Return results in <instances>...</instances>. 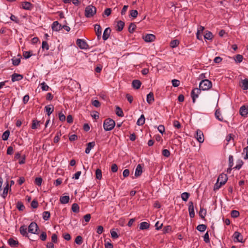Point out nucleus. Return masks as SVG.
Instances as JSON below:
<instances>
[{
    "mask_svg": "<svg viewBox=\"0 0 248 248\" xmlns=\"http://www.w3.org/2000/svg\"><path fill=\"white\" fill-rule=\"evenodd\" d=\"M41 122L37 120H33L32 121L31 128L35 129L40 126Z\"/></svg>",
    "mask_w": 248,
    "mask_h": 248,
    "instance_id": "obj_26",
    "label": "nucleus"
},
{
    "mask_svg": "<svg viewBox=\"0 0 248 248\" xmlns=\"http://www.w3.org/2000/svg\"><path fill=\"white\" fill-rule=\"evenodd\" d=\"M10 135V131L9 130L5 131L2 134V138L3 140H7Z\"/></svg>",
    "mask_w": 248,
    "mask_h": 248,
    "instance_id": "obj_44",
    "label": "nucleus"
},
{
    "mask_svg": "<svg viewBox=\"0 0 248 248\" xmlns=\"http://www.w3.org/2000/svg\"><path fill=\"white\" fill-rule=\"evenodd\" d=\"M242 85L241 86L242 88L244 90L248 89V79L246 78L242 81Z\"/></svg>",
    "mask_w": 248,
    "mask_h": 248,
    "instance_id": "obj_32",
    "label": "nucleus"
},
{
    "mask_svg": "<svg viewBox=\"0 0 248 248\" xmlns=\"http://www.w3.org/2000/svg\"><path fill=\"white\" fill-rule=\"evenodd\" d=\"M239 112L242 116H246L248 114V108L245 106H242L240 108Z\"/></svg>",
    "mask_w": 248,
    "mask_h": 248,
    "instance_id": "obj_18",
    "label": "nucleus"
},
{
    "mask_svg": "<svg viewBox=\"0 0 248 248\" xmlns=\"http://www.w3.org/2000/svg\"><path fill=\"white\" fill-rule=\"evenodd\" d=\"M11 78H12L11 80H12V82H14L15 81H19V80H21L23 78V77L22 75L17 74V73H14L11 76Z\"/></svg>",
    "mask_w": 248,
    "mask_h": 248,
    "instance_id": "obj_13",
    "label": "nucleus"
},
{
    "mask_svg": "<svg viewBox=\"0 0 248 248\" xmlns=\"http://www.w3.org/2000/svg\"><path fill=\"white\" fill-rule=\"evenodd\" d=\"M233 165V156L230 155L229 156V166L232 168Z\"/></svg>",
    "mask_w": 248,
    "mask_h": 248,
    "instance_id": "obj_56",
    "label": "nucleus"
},
{
    "mask_svg": "<svg viewBox=\"0 0 248 248\" xmlns=\"http://www.w3.org/2000/svg\"><path fill=\"white\" fill-rule=\"evenodd\" d=\"M22 8L25 10H31L33 8V5L30 2L24 1L21 3Z\"/></svg>",
    "mask_w": 248,
    "mask_h": 248,
    "instance_id": "obj_12",
    "label": "nucleus"
},
{
    "mask_svg": "<svg viewBox=\"0 0 248 248\" xmlns=\"http://www.w3.org/2000/svg\"><path fill=\"white\" fill-rule=\"evenodd\" d=\"M206 214V211L205 209H203V208L201 207L200 208V210L199 212V216L200 217L203 219L205 217V216Z\"/></svg>",
    "mask_w": 248,
    "mask_h": 248,
    "instance_id": "obj_37",
    "label": "nucleus"
},
{
    "mask_svg": "<svg viewBox=\"0 0 248 248\" xmlns=\"http://www.w3.org/2000/svg\"><path fill=\"white\" fill-rule=\"evenodd\" d=\"M77 46L82 49H86L88 47V45L83 39H78L76 42Z\"/></svg>",
    "mask_w": 248,
    "mask_h": 248,
    "instance_id": "obj_5",
    "label": "nucleus"
},
{
    "mask_svg": "<svg viewBox=\"0 0 248 248\" xmlns=\"http://www.w3.org/2000/svg\"><path fill=\"white\" fill-rule=\"evenodd\" d=\"M146 100L148 104H151L153 103L155 100L153 93L150 92L147 95Z\"/></svg>",
    "mask_w": 248,
    "mask_h": 248,
    "instance_id": "obj_21",
    "label": "nucleus"
},
{
    "mask_svg": "<svg viewBox=\"0 0 248 248\" xmlns=\"http://www.w3.org/2000/svg\"><path fill=\"white\" fill-rule=\"evenodd\" d=\"M233 237H234V241L242 242L243 237L240 232H234V233L233 234Z\"/></svg>",
    "mask_w": 248,
    "mask_h": 248,
    "instance_id": "obj_16",
    "label": "nucleus"
},
{
    "mask_svg": "<svg viewBox=\"0 0 248 248\" xmlns=\"http://www.w3.org/2000/svg\"><path fill=\"white\" fill-rule=\"evenodd\" d=\"M132 84L134 88L139 89L141 85V82L139 80L135 79L132 81Z\"/></svg>",
    "mask_w": 248,
    "mask_h": 248,
    "instance_id": "obj_24",
    "label": "nucleus"
},
{
    "mask_svg": "<svg viewBox=\"0 0 248 248\" xmlns=\"http://www.w3.org/2000/svg\"><path fill=\"white\" fill-rule=\"evenodd\" d=\"M145 120L144 115L142 114L140 118L138 120L137 124L138 125H142L145 123Z\"/></svg>",
    "mask_w": 248,
    "mask_h": 248,
    "instance_id": "obj_31",
    "label": "nucleus"
},
{
    "mask_svg": "<svg viewBox=\"0 0 248 248\" xmlns=\"http://www.w3.org/2000/svg\"><path fill=\"white\" fill-rule=\"evenodd\" d=\"M157 129L159 132L161 134H163L165 131V127L163 125H159L158 126Z\"/></svg>",
    "mask_w": 248,
    "mask_h": 248,
    "instance_id": "obj_63",
    "label": "nucleus"
},
{
    "mask_svg": "<svg viewBox=\"0 0 248 248\" xmlns=\"http://www.w3.org/2000/svg\"><path fill=\"white\" fill-rule=\"evenodd\" d=\"M124 26V22L120 20L117 22L116 28L118 31H121L123 30Z\"/></svg>",
    "mask_w": 248,
    "mask_h": 248,
    "instance_id": "obj_25",
    "label": "nucleus"
},
{
    "mask_svg": "<svg viewBox=\"0 0 248 248\" xmlns=\"http://www.w3.org/2000/svg\"><path fill=\"white\" fill-rule=\"evenodd\" d=\"M96 13L95 7L90 5L87 6L85 10V16L86 17H93Z\"/></svg>",
    "mask_w": 248,
    "mask_h": 248,
    "instance_id": "obj_2",
    "label": "nucleus"
},
{
    "mask_svg": "<svg viewBox=\"0 0 248 248\" xmlns=\"http://www.w3.org/2000/svg\"><path fill=\"white\" fill-rule=\"evenodd\" d=\"M111 29L110 28H107L105 31H104L103 34V39L104 41L107 40L109 37L110 33H111Z\"/></svg>",
    "mask_w": 248,
    "mask_h": 248,
    "instance_id": "obj_14",
    "label": "nucleus"
},
{
    "mask_svg": "<svg viewBox=\"0 0 248 248\" xmlns=\"http://www.w3.org/2000/svg\"><path fill=\"white\" fill-rule=\"evenodd\" d=\"M207 226L204 224H200L197 226V229L199 232H204L206 230Z\"/></svg>",
    "mask_w": 248,
    "mask_h": 248,
    "instance_id": "obj_39",
    "label": "nucleus"
},
{
    "mask_svg": "<svg viewBox=\"0 0 248 248\" xmlns=\"http://www.w3.org/2000/svg\"><path fill=\"white\" fill-rule=\"evenodd\" d=\"M38 226L35 222H31L28 227L29 232L33 234H38Z\"/></svg>",
    "mask_w": 248,
    "mask_h": 248,
    "instance_id": "obj_4",
    "label": "nucleus"
},
{
    "mask_svg": "<svg viewBox=\"0 0 248 248\" xmlns=\"http://www.w3.org/2000/svg\"><path fill=\"white\" fill-rule=\"evenodd\" d=\"M204 38L207 40H212L213 38V35L212 33L209 31H206L205 34L204 35Z\"/></svg>",
    "mask_w": 248,
    "mask_h": 248,
    "instance_id": "obj_29",
    "label": "nucleus"
},
{
    "mask_svg": "<svg viewBox=\"0 0 248 248\" xmlns=\"http://www.w3.org/2000/svg\"><path fill=\"white\" fill-rule=\"evenodd\" d=\"M9 189H10V191H11V189L10 186H9L8 183L7 182L6 186L4 188L3 193L1 194V196L4 199H5L6 198V197L7 196V193L8 192V190Z\"/></svg>",
    "mask_w": 248,
    "mask_h": 248,
    "instance_id": "obj_22",
    "label": "nucleus"
},
{
    "mask_svg": "<svg viewBox=\"0 0 248 248\" xmlns=\"http://www.w3.org/2000/svg\"><path fill=\"white\" fill-rule=\"evenodd\" d=\"M150 227V224L147 222H142L140 224V230H146Z\"/></svg>",
    "mask_w": 248,
    "mask_h": 248,
    "instance_id": "obj_27",
    "label": "nucleus"
},
{
    "mask_svg": "<svg viewBox=\"0 0 248 248\" xmlns=\"http://www.w3.org/2000/svg\"><path fill=\"white\" fill-rule=\"evenodd\" d=\"M203 239L206 243H209L210 242V238L208 232H207L204 235Z\"/></svg>",
    "mask_w": 248,
    "mask_h": 248,
    "instance_id": "obj_54",
    "label": "nucleus"
},
{
    "mask_svg": "<svg viewBox=\"0 0 248 248\" xmlns=\"http://www.w3.org/2000/svg\"><path fill=\"white\" fill-rule=\"evenodd\" d=\"M212 86L211 81L207 79H202L200 83L199 87L202 90L205 91L210 89Z\"/></svg>",
    "mask_w": 248,
    "mask_h": 248,
    "instance_id": "obj_3",
    "label": "nucleus"
},
{
    "mask_svg": "<svg viewBox=\"0 0 248 248\" xmlns=\"http://www.w3.org/2000/svg\"><path fill=\"white\" fill-rule=\"evenodd\" d=\"M162 155L165 157H169L170 155V152L167 149H164L162 151Z\"/></svg>",
    "mask_w": 248,
    "mask_h": 248,
    "instance_id": "obj_61",
    "label": "nucleus"
},
{
    "mask_svg": "<svg viewBox=\"0 0 248 248\" xmlns=\"http://www.w3.org/2000/svg\"><path fill=\"white\" fill-rule=\"evenodd\" d=\"M116 114L119 117L124 116L123 110L118 106H116Z\"/></svg>",
    "mask_w": 248,
    "mask_h": 248,
    "instance_id": "obj_34",
    "label": "nucleus"
},
{
    "mask_svg": "<svg viewBox=\"0 0 248 248\" xmlns=\"http://www.w3.org/2000/svg\"><path fill=\"white\" fill-rule=\"evenodd\" d=\"M228 180V177L227 174L225 173L220 174L217 179V182H219L222 185H224Z\"/></svg>",
    "mask_w": 248,
    "mask_h": 248,
    "instance_id": "obj_7",
    "label": "nucleus"
},
{
    "mask_svg": "<svg viewBox=\"0 0 248 248\" xmlns=\"http://www.w3.org/2000/svg\"><path fill=\"white\" fill-rule=\"evenodd\" d=\"M27 230V228L25 225H22L19 228L20 232L23 236L27 237L28 236Z\"/></svg>",
    "mask_w": 248,
    "mask_h": 248,
    "instance_id": "obj_19",
    "label": "nucleus"
},
{
    "mask_svg": "<svg viewBox=\"0 0 248 248\" xmlns=\"http://www.w3.org/2000/svg\"><path fill=\"white\" fill-rule=\"evenodd\" d=\"M46 233L45 232H42L40 236V239L43 241L46 240Z\"/></svg>",
    "mask_w": 248,
    "mask_h": 248,
    "instance_id": "obj_64",
    "label": "nucleus"
},
{
    "mask_svg": "<svg viewBox=\"0 0 248 248\" xmlns=\"http://www.w3.org/2000/svg\"><path fill=\"white\" fill-rule=\"evenodd\" d=\"M41 89L43 91H48L49 89L48 86H47L45 82H43V83H41L40 84Z\"/></svg>",
    "mask_w": 248,
    "mask_h": 248,
    "instance_id": "obj_53",
    "label": "nucleus"
},
{
    "mask_svg": "<svg viewBox=\"0 0 248 248\" xmlns=\"http://www.w3.org/2000/svg\"><path fill=\"white\" fill-rule=\"evenodd\" d=\"M179 44V41L178 40L175 39L171 41L170 42V46L172 48L176 47Z\"/></svg>",
    "mask_w": 248,
    "mask_h": 248,
    "instance_id": "obj_38",
    "label": "nucleus"
},
{
    "mask_svg": "<svg viewBox=\"0 0 248 248\" xmlns=\"http://www.w3.org/2000/svg\"><path fill=\"white\" fill-rule=\"evenodd\" d=\"M136 28V25L134 23H131L129 26L128 31L130 33H133Z\"/></svg>",
    "mask_w": 248,
    "mask_h": 248,
    "instance_id": "obj_45",
    "label": "nucleus"
},
{
    "mask_svg": "<svg viewBox=\"0 0 248 248\" xmlns=\"http://www.w3.org/2000/svg\"><path fill=\"white\" fill-rule=\"evenodd\" d=\"M142 172V167L140 164L138 165L135 170V175L136 177L140 176Z\"/></svg>",
    "mask_w": 248,
    "mask_h": 248,
    "instance_id": "obj_23",
    "label": "nucleus"
},
{
    "mask_svg": "<svg viewBox=\"0 0 248 248\" xmlns=\"http://www.w3.org/2000/svg\"><path fill=\"white\" fill-rule=\"evenodd\" d=\"M196 138L200 143H202L204 141L203 134L201 130H197Z\"/></svg>",
    "mask_w": 248,
    "mask_h": 248,
    "instance_id": "obj_9",
    "label": "nucleus"
},
{
    "mask_svg": "<svg viewBox=\"0 0 248 248\" xmlns=\"http://www.w3.org/2000/svg\"><path fill=\"white\" fill-rule=\"evenodd\" d=\"M53 31H59L62 29V26L58 21H54L52 25Z\"/></svg>",
    "mask_w": 248,
    "mask_h": 248,
    "instance_id": "obj_15",
    "label": "nucleus"
},
{
    "mask_svg": "<svg viewBox=\"0 0 248 248\" xmlns=\"http://www.w3.org/2000/svg\"><path fill=\"white\" fill-rule=\"evenodd\" d=\"M222 186H223V185L220 184L219 182H217V183L214 185V190L216 191L219 189Z\"/></svg>",
    "mask_w": 248,
    "mask_h": 248,
    "instance_id": "obj_60",
    "label": "nucleus"
},
{
    "mask_svg": "<svg viewBox=\"0 0 248 248\" xmlns=\"http://www.w3.org/2000/svg\"><path fill=\"white\" fill-rule=\"evenodd\" d=\"M95 177L98 180H101L102 177V171L100 169H97L95 171Z\"/></svg>",
    "mask_w": 248,
    "mask_h": 248,
    "instance_id": "obj_36",
    "label": "nucleus"
},
{
    "mask_svg": "<svg viewBox=\"0 0 248 248\" xmlns=\"http://www.w3.org/2000/svg\"><path fill=\"white\" fill-rule=\"evenodd\" d=\"M215 117L219 121H223V117H221V113L218 109L216 110V111L215 112Z\"/></svg>",
    "mask_w": 248,
    "mask_h": 248,
    "instance_id": "obj_43",
    "label": "nucleus"
},
{
    "mask_svg": "<svg viewBox=\"0 0 248 248\" xmlns=\"http://www.w3.org/2000/svg\"><path fill=\"white\" fill-rule=\"evenodd\" d=\"M42 47L43 49H46L47 50L49 49V45L46 41H43Z\"/></svg>",
    "mask_w": 248,
    "mask_h": 248,
    "instance_id": "obj_55",
    "label": "nucleus"
},
{
    "mask_svg": "<svg viewBox=\"0 0 248 248\" xmlns=\"http://www.w3.org/2000/svg\"><path fill=\"white\" fill-rule=\"evenodd\" d=\"M72 210L74 213H78L79 211V207L77 203H73L72 205Z\"/></svg>",
    "mask_w": 248,
    "mask_h": 248,
    "instance_id": "obj_35",
    "label": "nucleus"
},
{
    "mask_svg": "<svg viewBox=\"0 0 248 248\" xmlns=\"http://www.w3.org/2000/svg\"><path fill=\"white\" fill-rule=\"evenodd\" d=\"M50 217V213L48 211H45L43 213V218L45 220H47Z\"/></svg>",
    "mask_w": 248,
    "mask_h": 248,
    "instance_id": "obj_41",
    "label": "nucleus"
},
{
    "mask_svg": "<svg viewBox=\"0 0 248 248\" xmlns=\"http://www.w3.org/2000/svg\"><path fill=\"white\" fill-rule=\"evenodd\" d=\"M188 204H189L188 211H189V216L191 218H193L195 217V212H194L193 203L192 202L190 201L189 202Z\"/></svg>",
    "mask_w": 248,
    "mask_h": 248,
    "instance_id": "obj_11",
    "label": "nucleus"
},
{
    "mask_svg": "<svg viewBox=\"0 0 248 248\" xmlns=\"http://www.w3.org/2000/svg\"><path fill=\"white\" fill-rule=\"evenodd\" d=\"M12 63L15 66H17L19 64L20 62V58H14L12 59Z\"/></svg>",
    "mask_w": 248,
    "mask_h": 248,
    "instance_id": "obj_47",
    "label": "nucleus"
},
{
    "mask_svg": "<svg viewBox=\"0 0 248 248\" xmlns=\"http://www.w3.org/2000/svg\"><path fill=\"white\" fill-rule=\"evenodd\" d=\"M138 15V12L136 10H132L130 11V16L133 18L137 17Z\"/></svg>",
    "mask_w": 248,
    "mask_h": 248,
    "instance_id": "obj_50",
    "label": "nucleus"
},
{
    "mask_svg": "<svg viewBox=\"0 0 248 248\" xmlns=\"http://www.w3.org/2000/svg\"><path fill=\"white\" fill-rule=\"evenodd\" d=\"M16 207L19 211H23L25 208L23 202L20 201L17 202Z\"/></svg>",
    "mask_w": 248,
    "mask_h": 248,
    "instance_id": "obj_33",
    "label": "nucleus"
},
{
    "mask_svg": "<svg viewBox=\"0 0 248 248\" xmlns=\"http://www.w3.org/2000/svg\"><path fill=\"white\" fill-rule=\"evenodd\" d=\"M45 109L47 115L49 116L54 110V107L52 105H48L45 107Z\"/></svg>",
    "mask_w": 248,
    "mask_h": 248,
    "instance_id": "obj_28",
    "label": "nucleus"
},
{
    "mask_svg": "<svg viewBox=\"0 0 248 248\" xmlns=\"http://www.w3.org/2000/svg\"><path fill=\"white\" fill-rule=\"evenodd\" d=\"M75 242L78 245H81L83 242L82 237L80 235L77 236Z\"/></svg>",
    "mask_w": 248,
    "mask_h": 248,
    "instance_id": "obj_48",
    "label": "nucleus"
},
{
    "mask_svg": "<svg viewBox=\"0 0 248 248\" xmlns=\"http://www.w3.org/2000/svg\"><path fill=\"white\" fill-rule=\"evenodd\" d=\"M201 90H202V89L199 87V88H196L192 91L191 96L192 98V102L193 103L195 102L196 98L198 97L199 94L201 93Z\"/></svg>",
    "mask_w": 248,
    "mask_h": 248,
    "instance_id": "obj_6",
    "label": "nucleus"
},
{
    "mask_svg": "<svg viewBox=\"0 0 248 248\" xmlns=\"http://www.w3.org/2000/svg\"><path fill=\"white\" fill-rule=\"evenodd\" d=\"M94 31L98 40L100 39L102 34V28L99 24L94 25Z\"/></svg>",
    "mask_w": 248,
    "mask_h": 248,
    "instance_id": "obj_10",
    "label": "nucleus"
},
{
    "mask_svg": "<svg viewBox=\"0 0 248 248\" xmlns=\"http://www.w3.org/2000/svg\"><path fill=\"white\" fill-rule=\"evenodd\" d=\"M32 51H24L23 56L25 59H29L32 55Z\"/></svg>",
    "mask_w": 248,
    "mask_h": 248,
    "instance_id": "obj_49",
    "label": "nucleus"
},
{
    "mask_svg": "<svg viewBox=\"0 0 248 248\" xmlns=\"http://www.w3.org/2000/svg\"><path fill=\"white\" fill-rule=\"evenodd\" d=\"M243 164L244 162L242 160H238L237 162V165L233 169L239 170L241 169Z\"/></svg>",
    "mask_w": 248,
    "mask_h": 248,
    "instance_id": "obj_40",
    "label": "nucleus"
},
{
    "mask_svg": "<svg viewBox=\"0 0 248 248\" xmlns=\"http://www.w3.org/2000/svg\"><path fill=\"white\" fill-rule=\"evenodd\" d=\"M8 243L11 247H17L19 245L18 241L12 238H10L8 239Z\"/></svg>",
    "mask_w": 248,
    "mask_h": 248,
    "instance_id": "obj_17",
    "label": "nucleus"
},
{
    "mask_svg": "<svg viewBox=\"0 0 248 248\" xmlns=\"http://www.w3.org/2000/svg\"><path fill=\"white\" fill-rule=\"evenodd\" d=\"M232 217L235 218L239 216L240 213L237 210H232L231 213Z\"/></svg>",
    "mask_w": 248,
    "mask_h": 248,
    "instance_id": "obj_52",
    "label": "nucleus"
},
{
    "mask_svg": "<svg viewBox=\"0 0 248 248\" xmlns=\"http://www.w3.org/2000/svg\"><path fill=\"white\" fill-rule=\"evenodd\" d=\"M69 197L68 196H64L60 198V202L62 204L67 203L69 201Z\"/></svg>",
    "mask_w": 248,
    "mask_h": 248,
    "instance_id": "obj_30",
    "label": "nucleus"
},
{
    "mask_svg": "<svg viewBox=\"0 0 248 248\" xmlns=\"http://www.w3.org/2000/svg\"><path fill=\"white\" fill-rule=\"evenodd\" d=\"M162 231L164 234L169 233L171 231V227L170 225L165 226Z\"/></svg>",
    "mask_w": 248,
    "mask_h": 248,
    "instance_id": "obj_46",
    "label": "nucleus"
},
{
    "mask_svg": "<svg viewBox=\"0 0 248 248\" xmlns=\"http://www.w3.org/2000/svg\"><path fill=\"white\" fill-rule=\"evenodd\" d=\"M190 196L189 193L187 192H184L181 194V198L182 200L185 201L186 202Z\"/></svg>",
    "mask_w": 248,
    "mask_h": 248,
    "instance_id": "obj_42",
    "label": "nucleus"
},
{
    "mask_svg": "<svg viewBox=\"0 0 248 248\" xmlns=\"http://www.w3.org/2000/svg\"><path fill=\"white\" fill-rule=\"evenodd\" d=\"M95 145V144L94 141L87 143V147L85 149V153L87 154H89L91 150L94 147Z\"/></svg>",
    "mask_w": 248,
    "mask_h": 248,
    "instance_id": "obj_20",
    "label": "nucleus"
},
{
    "mask_svg": "<svg viewBox=\"0 0 248 248\" xmlns=\"http://www.w3.org/2000/svg\"><path fill=\"white\" fill-rule=\"evenodd\" d=\"M243 58V57L242 55L237 54L235 57V61L236 62L240 63L242 61Z\"/></svg>",
    "mask_w": 248,
    "mask_h": 248,
    "instance_id": "obj_57",
    "label": "nucleus"
},
{
    "mask_svg": "<svg viewBox=\"0 0 248 248\" xmlns=\"http://www.w3.org/2000/svg\"><path fill=\"white\" fill-rule=\"evenodd\" d=\"M43 179L41 177H37L35 179L34 183L38 186H41Z\"/></svg>",
    "mask_w": 248,
    "mask_h": 248,
    "instance_id": "obj_51",
    "label": "nucleus"
},
{
    "mask_svg": "<svg viewBox=\"0 0 248 248\" xmlns=\"http://www.w3.org/2000/svg\"><path fill=\"white\" fill-rule=\"evenodd\" d=\"M10 18L11 20L14 21L15 23H17V24L19 23V19L15 15H11Z\"/></svg>",
    "mask_w": 248,
    "mask_h": 248,
    "instance_id": "obj_58",
    "label": "nucleus"
},
{
    "mask_svg": "<svg viewBox=\"0 0 248 248\" xmlns=\"http://www.w3.org/2000/svg\"><path fill=\"white\" fill-rule=\"evenodd\" d=\"M115 125V121L111 119H107L104 122L103 126L106 131L111 130L114 127Z\"/></svg>",
    "mask_w": 248,
    "mask_h": 248,
    "instance_id": "obj_1",
    "label": "nucleus"
},
{
    "mask_svg": "<svg viewBox=\"0 0 248 248\" xmlns=\"http://www.w3.org/2000/svg\"><path fill=\"white\" fill-rule=\"evenodd\" d=\"M111 8H106L104 12V15L107 16H109L111 14Z\"/></svg>",
    "mask_w": 248,
    "mask_h": 248,
    "instance_id": "obj_62",
    "label": "nucleus"
},
{
    "mask_svg": "<svg viewBox=\"0 0 248 248\" xmlns=\"http://www.w3.org/2000/svg\"><path fill=\"white\" fill-rule=\"evenodd\" d=\"M142 38L146 42H152L155 40V36L153 34H147L143 35Z\"/></svg>",
    "mask_w": 248,
    "mask_h": 248,
    "instance_id": "obj_8",
    "label": "nucleus"
},
{
    "mask_svg": "<svg viewBox=\"0 0 248 248\" xmlns=\"http://www.w3.org/2000/svg\"><path fill=\"white\" fill-rule=\"evenodd\" d=\"M172 86L174 87H178L180 85V81L177 79H173L172 80Z\"/></svg>",
    "mask_w": 248,
    "mask_h": 248,
    "instance_id": "obj_59",
    "label": "nucleus"
}]
</instances>
